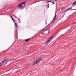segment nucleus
Returning a JSON list of instances; mask_svg holds the SVG:
<instances>
[{
    "label": "nucleus",
    "instance_id": "f257e3e1",
    "mask_svg": "<svg viewBox=\"0 0 76 76\" xmlns=\"http://www.w3.org/2000/svg\"><path fill=\"white\" fill-rule=\"evenodd\" d=\"M25 2H23L18 5V7L20 10H23L24 8H25Z\"/></svg>",
    "mask_w": 76,
    "mask_h": 76
},
{
    "label": "nucleus",
    "instance_id": "f03ea898",
    "mask_svg": "<svg viewBox=\"0 0 76 76\" xmlns=\"http://www.w3.org/2000/svg\"><path fill=\"white\" fill-rule=\"evenodd\" d=\"M43 58H41L38 59H37L35 62L34 63V64H33V66H35V65H36L37 64H38L39 62H40V61H42V60Z\"/></svg>",
    "mask_w": 76,
    "mask_h": 76
},
{
    "label": "nucleus",
    "instance_id": "7ed1b4c3",
    "mask_svg": "<svg viewBox=\"0 0 76 76\" xmlns=\"http://www.w3.org/2000/svg\"><path fill=\"white\" fill-rule=\"evenodd\" d=\"M53 38V36L52 37L48 40H47L45 42V45H48V44L50 43V42H51V39Z\"/></svg>",
    "mask_w": 76,
    "mask_h": 76
},
{
    "label": "nucleus",
    "instance_id": "20e7f679",
    "mask_svg": "<svg viewBox=\"0 0 76 76\" xmlns=\"http://www.w3.org/2000/svg\"><path fill=\"white\" fill-rule=\"evenodd\" d=\"M7 60V59H6L4 60H3L0 63V66H3V64H4V63H5L6 61Z\"/></svg>",
    "mask_w": 76,
    "mask_h": 76
},
{
    "label": "nucleus",
    "instance_id": "39448f33",
    "mask_svg": "<svg viewBox=\"0 0 76 76\" xmlns=\"http://www.w3.org/2000/svg\"><path fill=\"white\" fill-rule=\"evenodd\" d=\"M49 32H50V30L48 29H46L45 31L43 32L45 33V34H48L49 33Z\"/></svg>",
    "mask_w": 76,
    "mask_h": 76
},
{
    "label": "nucleus",
    "instance_id": "423d86ee",
    "mask_svg": "<svg viewBox=\"0 0 76 76\" xmlns=\"http://www.w3.org/2000/svg\"><path fill=\"white\" fill-rule=\"evenodd\" d=\"M72 7L70 8L66 9V10L64 11V12H66H66H67V11H69V10H72Z\"/></svg>",
    "mask_w": 76,
    "mask_h": 76
},
{
    "label": "nucleus",
    "instance_id": "0eeeda50",
    "mask_svg": "<svg viewBox=\"0 0 76 76\" xmlns=\"http://www.w3.org/2000/svg\"><path fill=\"white\" fill-rule=\"evenodd\" d=\"M56 18H57V15H55L52 21L49 24V25H50V24L51 23H52V22H53L54 21V19H56Z\"/></svg>",
    "mask_w": 76,
    "mask_h": 76
},
{
    "label": "nucleus",
    "instance_id": "6e6552de",
    "mask_svg": "<svg viewBox=\"0 0 76 76\" xmlns=\"http://www.w3.org/2000/svg\"><path fill=\"white\" fill-rule=\"evenodd\" d=\"M53 0H51L50 1H48L47 2H44V3H49L50 2L51 3H53Z\"/></svg>",
    "mask_w": 76,
    "mask_h": 76
},
{
    "label": "nucleus",
    "instance_id": "1a4fd4ad",
    "mask_svg": "<svg viewBox=\"0 0 76 76\" xmlns=\"http://www.w3.org/2000/svg\"><path fill=\"white\" fill-rule=\"evenodd\" d=\"M47 4H48V5H47V6L48 9V8H49V7L50 6V3H48Z\"/></svg>",
    "mask_w": 76,
    "mask_h": 76
},
{
    "label": "nucleus",
    "instance_id": "9d476101",
    "mask_svg": "<svg viewBox=\"0 0 76 76\" xmlns=\"http://www.w3.org/2000/svg\"><path fill=\"white\" fill-rule=\"evenodd\" d=\"M15 23V26H16L17 27V28H18V26L17 25V24L15 22V23Z\"/></svg>",
    "mask_w": 76,
    "mask_h": 76
},
{
    "label": "nucleus",
    "instance_id": "9b49d317",
    "mask_svg": "<svg viewBox=\"0 0 76 76\" xmlns=\"http://www.w3.org/2000/svg\"><path fill=\"white\" fill-rule=\"evenodd\" d=\"M73 4L74 5H75V4H76V1L74 2L73 3Z\"/></svg>",
    "mask_w": 76,
    "mask_h": 76
},
{
    "label": "nucleus",
    "instance_id": "f8f14e48",
    "mask_svg": "<svg viewBox=\"0 0 76 76\" xmlns=\"http://www.w3.org/2000/svg\"><path fill=\"white\" fill-rule=\"evenodd\" d=\"M29 40V39H28L25 40L26 42H27V41H28Z\"/></svg>",
    "mask_w": 76,
    "mask_h": 76
},
{
    "label": "nucleus",
    "instance_id": "ddd939ff",
    "mask_svg": "<svg viewBox=\"0 0 76 76\" xmlns=\"http://www.w3.org/2000/svg\"><path fill=\"white\" fill-rule=\"evenodd\" d=\"M11 18L12 19V20H13L14 19H13V17H12V16H11Z\"/></svg>",
    "mask_w": 76,
    "mask_h": 76
},
{
    "label": "nucleus",
    "instance_id": "4468645a",
    "mask_svg": "<svg viewBox=\"0 0 76 76\" xmlns=\"http://www.w3.org/2000/svg\"><path fill=\"white\" fill-rule=\"evenodd\" d=\"M76 22H74L73 23V24H76Z\"/></svg>",
    "mask_w": 76,
    "mask_h": 76
},
{
    "label": "nucleus",
    "instance_id": "2eb2a0df",
    "mask_svg": "<svg viewBox=\"0 0 76 76\" xmlns=\"http://www.w3.org/2000/svg\"><path fill=\"white\" fill-rule=\"evenodd\" d=\"M12 20H13V22H14V23H15V20H14V19Z\"/></svg>",
    "mask_w": 76,
    "mask_h": 76
},
{
    "label": "nucleus",
    "instance_id": "dca6fc26",
    "mask_svg": "<svg viewBox=\"0 0 76 76\" xmlns=\"http://www.w3.org/2000/svg\"><path fill=\"white\" fill-rule=\"evenodd\" d=\"M35 38V36H34L32 38V39H33V38Z\"/></svg>",
    "mask_w": 76,
    "mask_h": 76
},
{
    "label": "nucleus",
    "instance_id": "f3484780",
    "mask_svg": "<svg viewBox=\"0 0 76 76\" xmlns=\"http://www.w3.org/2000/svg\"><path fill=\"white\" fill-rule=\"evenodd\" d=\"M15 18H17V19H18V20H19V19H18V18H17V17H16V16H15Z\"/></svg>",
    "mask_w": 76,
    "mask_h": 76
},
{
    "label": "nucleus",
    "instance_id": "a211bd4d",
    "mask_svg": "<svg viewBox=\"0 0 76 76\" xmlns=\"http://www.w3.org/2000/svg\"><path fill=\"white\" fill-rule=\"evenodd\" d=\"M55 2H53V4H55Z\"/></svg>",
    "mask_w": 76,
    "mask_h": 76
},
{
    "label": "nucleus",
    "instance_id": "6ab92c4d",
    "mask_svg": "<svg viewBox=\"0 0 76 76\" xmlns=\"http://www.w3.org/2000/svg\"><path fill=\"white\" fill-rule=\"evenodd\" d=\"M52 1H53V2H54V1H55V0H53Z\"/></svg>",
    "mask_w": 76,
    "mask_h": 76
},
{
    "label": "nucleus",
    "instance_id": "aec40b11",
    "mask_svg": "<svg viewBox=\"0 0 76 76\" xmlns=\"http://www.w3.org/2000/svg\"><path fill=\"white\" fill-rule=\"evenodd\" d=\"M56 2H57V1H56Z\"/></svg>",
    "mask_w": 76,
    "mask_h": 76
},
{
    "label": "nucleus",
    "instance_id": "412c9836",
    "mask_svg": "<svg viewBox=\"0 0 76 76\" xmlns=\"http://www.w3.org/2000/svg\"><path fill=\"white\" fill-rule=\"evenodd\" d=\"M72 76H73V75Z\"/></svg>",
    "mask_w": 76,
    "mask_h": 76
}]
</instances>
